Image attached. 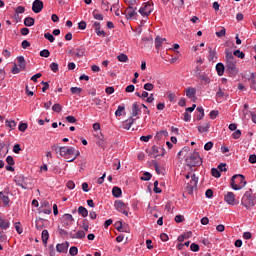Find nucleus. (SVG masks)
I'll return each mask as SVG.
<instances>
[{"label":"nucleus","instance_id":"nucleus-1","mask_svg":"<svg viewBox=\"0 0 256 256\" xmlns=\"http://www.w3.org/2000/svg\"><path fill=\"white\" fill-rule=\"evenodd\" d=\"M225 63H226V73L229 77H237L239 74V68H237V58L233 56V52L229 49L225 50Z\"/></svg>","mask_w":256,"mask_h":256},{"label":"nucleus","instance_id":"nucleus-2","mask_svg":"<svg viewBox=\"0 0 256 256\" xmlns=\"http://www.w3.org/2000/svg\"><path fill=\"white\" fill-rule=\"evenodd\" d=\"M230 185L234 191H239L247 185V181H245V176L241 174H236L231 178Z\"/></svg>","mask_w":256,"mask_h":256},{"label":"nucleus","instance_id":"nucleus-3","mask_svg":"<svg viewBox=\"0 0 256 256\" xmlns=\"http://www.w3.org/2000/svg\"><path fill=\"white\" fill-rule=\"evenodd\" d=\"M255 204L256 200L253 192L251 190L246 191L242 197L241 205H243V207L246 209H251V207H255Z\"/></svg>","mask_w":256,"mask_h":256},{"label":"nucleus","instance_id":"nucleus-4","mask_svg":"<svg viewBox=\"0 0 256 256\" xmlns=\"http://www.w3.org/2000/svg\"><path fill=\"white\" fill-rule=\"evenodd\" d=\"M186 163L188 167H199L203 160L199 155V152H193L188 158H186Z\"/></svg>","mask_w":256,"mask_h":256},{"label":"nucleus","instance_id":"nucleus-5","mask_svg":"<svg viewBox=\"0 0 256 256\" xmlns=\"http://www.w3.org/2000/svg\"><path fill=\"white\" fill-rule=\"evenodd\" d=\"M59 153L61 157H66V159L69 161V157H73L75 154V148L62 146L59 148Z\"/></svg>","mask_w":256,"mask_h":256},{"label":"nucleus","instance_id":"nucleus-6","mask_svg":"<svg viewBox=\"0 0 256 256\" xmlns=\"http://www.w3.org/2000/svg\"><path fill=\"white\" fill-rule=\"evenodd\" d=\"M142 109H143V105H139V103L134 102L131 107V116L130 117H132V119H133V117H136V118H134L136 120L139 119V115H141Z\"/></svg>","mask_w":256,"mask_h":256},{"label":"nucleus","instance_id":"nucleus-7","mask_svg":"<svg viewBox=\"0 0 256 256\" xmlns=\"http://www.w3.org/2000/svg\"><path fill=\"white\" fill-rule=\"evenodd\" d=\"M153 12V5L151 2H146L144 5L139 9L140 15L143 17H148V15H151Z\"/></svg>","mask_w":256,"mask_h":256},{"label":"nucleus","instance_id":"nucleus-8","mask_svg":"<svg viewBox=\"0 0 256 256\" xmlns=\"http://www.w3.org/2000/svg\"><path fill=\"white\" fill-rule=\"evenodd\" d=\"M114 205H115V209H117L119 213H123V215H125L126 217H129V212L127 211V205L123 201L117 200Z\"/></svg>","mask_w":256,"mask_h":256},{"label":"nucleus","instance_id":"nucleus-9","mask_svg":"<svg viewBox=\"0 0 256 256\" xmlns=\"http://www.w3.org/2000/svg\"><path fill=\"white\" fill-rule=\"evenodd\" d=\"M199 182L198 178L193 174L191 176L190 183L187 184L186 190L188 191L189 195H193V191L195 190V187H197V183Z\"/></svg>","mask_w":256,"mask_h":256},{"label":"nucleus","instance_id":"nucleus-10","mask_svg":"<svg viewBox=\"0 0 256 256\" xmlns=\"http://www.w3.org/2000/svg\"><path fill=\"white\" fill-rule=\"evenodd\" d=\"M224 201L228 205H237V199L235 198V193L233 192H227L224 196Z\"/></svg>","mask_w":256,"mask_h":256},{"label":"nucleus","instance_id":"nucleus-11","mask_svg":"<svg viewBox=\"0 0 256 256\" xmlns=\"http://www.w3.org/2000/svg\"><path fill=\"white\" fill-rule=\"evenodd\" d=\"M29 181L28 178H24V177H16L15 178V183L16 185H18V187H21L22 189H29Z\"/></svg>","mask_w":256,"mask_h":256},{"label":"nucleus","instance_id":"nucleus-12","mask_svg":"<svg viewBox=\"0 0 256 256\" xmlns=\"http://www.w3.org/2000/svg\"><path fill=\"white\" fill-rule=\"evenodd\" d=\"M43 7V1L35 0L32 4V11L33 13H41V11H43Z\"/></svg>","mask_w":256,"mask_h":256},{"label":"nucleus","instance_id":"nucleus-13","mask_svg":"<svg viewBox=\"0 0 256 256\" xmlns=\"http://www.w3.org/2000/svg\"><path fill=\"white\" fill-rule=\"evenodd\" d=\"M73 221H75V218L71 214H64L62 216V223L65 227L72 225Z\"/></svg>","mask_w":256,"mask_h":256},{"label":"nucleus","instance_id":"nucleus-14","mask_svg":"<svg viewBox=\"0 0 256 256\" xmlns=\"http://www.w3.org/2000/svg\"><path fill=\"white\" fill-rule=\"evenodd\" d=\"M93 27L95 29V33L98 35V37H105L106 33L104 30H101V23L95 21L93 23Z\"/></svg>","mask_w":256,"mask_h":256},{"label":"nucleus","instance_id":"nucleus-15","mask_svg":"<svg viewBox=\"0 0 256 256\" xmlns=\"http://www.w3.org/2000/svg\"><path fill=\"white\" fill-rule=\"evenodd\" d=\"M85 231L79 230L78 232H70V239H85Z\"/></svg>","mask_w":256,"mask_h":256},{"label":"nucleus","instance_id":"nucleus-16","mask_svg":"<svg viewBox=\"0 0 256 256\" xmlns=\"http://www.w3.org/2000/svg\"><path fill=\"white\" fill-rule=\"evenodd\" d=\"M67 249H69V242H65V243L56 245V251L58 253H67Z\"/></svg>","mask_w":256,"mask_h":256},{"label":"nucleus","instance_id":"nucleus-17","mask_svg":"<svg viewBox=\"0 0 256 256\" xmlns=\"http://www.w3.org/2000/svg\"><path fill=\"white\" fill-rule=\"evenodd\" d=\"M136 119L130 117L127 120H125L122 124L123 129H126L127 131H129V129H131L132 125L135 123Z\"/></svg>","mask_w":256,"mask_h":256},{"label":"nucleus","instance_id":"nucleus-18","mask_svg":"<svg viewBox=\"0 0 256 256\" xmlns=\"http://www.w3.org/2000/svg\"><path fill=\"white\" fill-rule=\"evenodd\" d=\"M186 93V97H188V99H194L195 95H197V90L193 87H188L185 90Z\"/></svg>","mask_w":256,"mask_h":256},{"label":"nucleus","instance_id":"nucleus-19","mask_svg":"<svg viewBox=\"0 0 256 256\" xmlns=\"http://www.w3.org/2000/svg\"><path fill=\"white\" fill-rule=\"evenodd\" d=\"M126 15L129 19H132V17H135L137 15V7L131 6L126 9Z\"/></svg>","mask_w":256,"mask_h":256},{"label":"nucleus","instance_id":"nucleus-20","mask_svg":"<svg viewBox=\"0 0 256 256\" xmlns=\"http://www.w3.org/2000/svg\"><path fill=\"white\" fill-rule=\"evenodd\" d=\"M17 61H18V67H20V69H21L22 71H25V67H26V65H27V62H25V57L19 56V57L17 58Z\"/></svg>","mask_w":256,"mask_h":256},{"label":"nucleus","instance_id":"nucleus-21","mask_svg":"<svg viewBox=\"0 0 256 256\" xmlns=\"http://www.w3.org/2000/svg\"><path fill=\"white\" fill-rule=\"evenodd\" d=\"M0 201H2L4 207H9L10 199L9 196H6L3 194V192H0Z\"/></svg>","mask_w":256,"mask_h":256},{"label":"nucleus","instance_id":"nucleus-22","mask_svg":"<svg viewBox=\"0 0 256 256\" xmlns=\"http://www.w3.org/2000/svg\"><path fill=\"white\" fill-rule=\"evenodd\" d=\"M216 71L219 77H223V74L225 73V65H223V63H218L216 65Z\"/></svg>","mask_w":256,"mask_h":256},{"label":"nucleus","instance_id":"nucleus-23","mask_svg":"<svg viewBox=\"0 0 256 256\" xmlns=\"http://www.w3.org/2000/svg\"><path fill=\"white\" fill-rule=\"evenodd\" d=\"M11 227V223L8 220L0 218V229L7 230Z\"/></svg>","mask_w":256,"mask_h":256},{"label":"nucleus","instance_id":"nucleus-24","mask_svg":"<svg viewBox=\"0 0 256 256\" xmlns=\"http://www.w3.org/2000/svg\"><path fill=\"white\" fill-rule=\"evenodd\" d=\"M24 25H25V27H33V25H35V18L26 17L24 19Z\"/></svg>","mask_w":256,"mask_h":256},{"label":"nucleus","instance_id":"nucleus-25","mask_svg":"<svg viewBox=\"0 0 256 256\" xmlns=\"http://www.w3.org/2000/svg\"><path fill=\"white\" fill-rule=\"evenodd\" d=\"M112 195L113 197L119 198L121 197V195H123V191L121 190V188L114 186L112 189Z\"/></svg>","mask_w":256,"mask_h":256},{"label":"nucleus","instance_id":"nucleus-26","mask_svg":"<svg viewBox=\"0 0 256 256\" xmlns=\"http://www.w3.org/2000/svg\"><path fill=\"white\" fill-rule=\"evenodd\" d=\"M164 41H167V39L161 38V36H157L155 38V47H156V49H160L161 46L163 45Z\"/></svg>","mask_w":256,"mask_h":256},{"label":"nucleus","instance_id":"nucleus-27","mask_svg":"<svg viewBox=\"0 0 256 256\" xmlns=\"http://www.w3.org/2000/svg\"><path fill=\"white\" fill-rule=\"evenodd\" d=\"M208 59H209V61H213V62L217 61V51L209 48V58Z\"/></svg>","mask_w":256,"mask_h":256},{"label":"nucleus","instance_id":"nucleus-28","mask_svg":"<svg viewBox=\"0 0 256 256\" xmlns=\"http://www.w3.org/2000/svg\"><path fill=\"white\" fill-rule=\"evenodd\" d=\"M78 214L81 215V217H87L89 215V211L87 210V208L79 206Z\"/></svg>","mask_w":256,"mask_h":256},{"label":"nucleus","instance_id":"nucleus-29","mask_svg":"<svg viewBox=\"0 0 256 256\" xmlns=\"http://www.w3.org/2000/svg\"><path fill=\"white\" fill-rule=\"evenodd\" d=\"M47 241H49V231L43 230L42 231V243L47 245Z\"/></svg>","mask_w":256,"mask_h":256},{"label":"nucleus","instance_id":"nucleus-30","mask_svg":"<svg viewBox=\"0 0 256 256\" xmlns=\"http://www.w3.org/2000/svg\"><path fill=\"white\" fill-rule=\"evenodd\" d=\"M6 127H9L10 131H13V129H15V127H17V122H15L14 120H6Z\"/></svg>","mask_w":256,"mask_h":256},{"label":"nucleus","instance_id":"nucleus-31","mask_svg":"<svg viewBox=\"0 0 256 256\" xmlns=\"http://www.w3.org/2000/svg\"><path fill=\"white\" fill-rule=\"evenodd\" d=\"M209 127H211V124L206 123L204 126H198L199 133H207L209 131Z\"/></svg>","mask_w":256,"mask_h":256},{"label":"nucleus","instance_id":"nucleus-32","mask_svg":"<svg viewBox=\"0 0 256 256\" xmlns=\"http://www.w3.org/2000/svg\"><path fill=\"white\" fill-rule=\"evenodd\" d=\"M92 15H93L94 19H96L97 21H103V19H104L103 14L99 13L98 10H94L92 12Z\"/></svg>","mask_w":256,"mask_h":256},{"label":"nucleus","instance_id":"nucleus-33","mask_svg":"<svg viewBox=\"0 0 256 256\" xmlns=\"http://www.w3.org/2000/svg\"><path fill=\"white\" fill-rule=\"evenodd\" d=\"M125 113V106H118L116 112H115V116L116 117H121L123 116V114Z\"/></svg>","mask_w":256,"mask_h":256},{"label":"nucleus","instance_id":"nucleus-34","mask_svg":"<svg viewBox=\"0 0 256 256\" xmlns=\"http://www.w3.org/2000/svg\"><path fill=\"white\" fill-rule=\"evenodd\" d=\"M196 111H198V113L200 114V116H196V119L197 121H201V119L205 117V110L203 109V107H198Z\"/></svg>","mask_w":256,"mask_h":256},{"label":"nucleus","instance_id":"nucleus-35","mask_svg":"<svg viewBox=\"0 0 256 256\" xmlns=\"http://www.w3.org/2000/svg\"><path fill=\"white\" fill-rule=\"evenodd\" d=\"M232 55L233 57H238V59H245V53L241 52V50H235Z\"/></svg>","mask_w":256,"mask_h":256},{"label":"nucleus","instance_id":"nucleus-36","mask_svg":"<svg viewBox=\"0 0 256 256\" xmlns=\"http://www.w3.org/2000/svg\"><path fill=\"white\" fill-rule=\"evenodd\" d=\"M118 61H120V63H127V61H129V57L126 56V54H120L117 57Z\"/></svg>","mask_w":256,"mask_h":256},{"label":"nucleus","instance_id":"nucleus-37","mask_svg":"<svg viewBox=\"0 0 256 256\" xmlns=\"http://www.w3.org/2000/svg\"><path fill=\"white\" fill-rule=\"evenodd\" d=\"M52 111H54L55 113H61V111H63V107L61 106V104H54L52 106Z\"/></svg>","mask_w":256,"mask_h":256},{"label":"nucleus","instance_id":"nucleus-38","mask_svg":"<svg viewBox=\"0 0 256 256\" xmlns=\"http://www.w3.org/2000/svg\"><path fill=\"white\" fill-rule=\"evenodd\" d=\"M167 135H169V132H167V130H161L157 132L156 139H161V137H167Z\"/></svg>","mask_w":256,"mask_h":256},{"label":"nucleus","instance_id":"nucleus-39","mask_svg":"<svg viewBox=\"0 0 256 256\" xmlns=\"http://www.w3.org/2000/svg\"><path fill=\"white\" fill-rule=\"evenodd\" d=\"M85 55V50L83 48L76 49V52H74V57H83Z\"/></svg>","mask_w":256,"mask_h":256},{"label":"nucleus","instance_id":"nucleus-40","mask_svg":"<svg viewBox=\"0 0 256 256\" xmlns=\"http://www.w3.org/2000/svg\"><path fill=\"white\" fill-rule=\"evenodd\" d=\"M74 157L70 160H67L68 163H73V161H75V159H77L80 155H81V152H79V150H76L74 148Z\"/></svg>","mask_w":256,"mask_h":256},{"label":"nucleus","instance_id":"nucleus-41","mask_svg":"<svg viewBox=\"0 0 256 256\" xmlns=\"http://www.w3.org/2000/svg\"><path fill=\"white\" fill-rule=\"evenodd\" d=\"M227 30L225 27H221L220 31L216 32V37H225Z\"/></svg>","mask_w":256,"mask_h":256},{"label":"nucleus","instance_id":"nucleus-42","mask_svg":"<svg viewBox=\"0 0 256 256\" xmlns=\"http://www.w3.org/2000/svg\"><path fill=\"white\" fill-rule=\"evenodd\" d=\"M45 39H47L48 41H50V43H53L55 41V37L53 36V34L46 32L44 34Z\"/></svg>","mask_w":256,"mask_h":256},{"label":"nucleus","instance_id":"nucleus-43","mask_svg":"<svg viewBox=\"0 0 256 256\" xmlns=\"http://www.w3.org/2000/svg\"><path fill=\"white\" fill-rule=\"evenodd\" d=\"M70 91L73 95H79L81 93V91H83V89H81L79 87H71Z\"/></svg>","mask_w":256,"mask_h":256},{"label":"nucleus","instance_id":"nucleus-44","mask_svg":"<svg viewBox=\"0 0 256 256\" xmlns=\"http://www.w3.org/2000/svg\"><path fill=\"white\" fill-rule=\"evenodd\" d=\"M50 69L53 71V73H57V71H59V64L52 62L50 64Z\"/></svg>","mask_w":256,"mask_h":256},{"label":"nucleus","instance_id":"nucleus-45","mask_svg":"<svg viewBox=\"0 0 256 256\" xmlns=\"http://www.w3.org/2000/svg\"><path fill=\"white\" fill-rule=\"evenodd\" d=\"M211 172L213 177H216L217 179L221 177V172L217 168H212Z\"/></svg>","mask_w":256,"mask_h":256},{"label":"nucleus","instance_id":"nucleus-46","mask_svg":"<svg viewBox=\"0 0 256 256\" xmlns=\"http://www.w3.org/2000/svg\"><path fill=\"white\" fill-rule=\"evenodd\" d=\"M223 97H225V92L219 88L216 92V99H223Z\"/></svg>","mask_w":256,"mask_h":256},{"label":"nucleus","instance_id":"nucleus-47","mask_svg":"<svg viewBox=\"0 0 256 256\" xmlns=\"http://www.w3.org/2000/svg\"><path fill=\"white\" fill-rule=\"evenodd\" d=\"M151 177H152L151 173L145 172V173L143 174V176L141 177V180H142V181H150Z\"/></svg>","mask_w":256,"mask_h":256},{"label":"nucleus","instance_id":"nucleus-48","mask_svg":"<svg viewBox=\"0 0 256 256\" xmlns=\"http://www.w3.org/2000/svg\"><path fill=\"white\" fill-rule=\"evenodd\" d=\"M144 89L145 91H153V89H155V85H153L152 83H146L144 84Z\"/></svg>","mask_w":256,"mask_h":256},{"label":"nucleus","instance_id":"nucleus-49","mask_svg":"<svg viewBox=\"0 0 256 256\" xmlns=\"http://www.w3.org/2000/svg\"><path fill=\"white\" fill-rule=\"evenodd\" d=\"M15 229L19 235H21V233H23V228L21 227V222L15 223Z\"/></svg>","mask_w":256,"mask_h":256},{"label":"nucleus","instance_id":"nucleus-50","mask_svg":"<svg viewBox=\"0 0 256 256\" xmlns=\"http://www.w3.org/2000/svg\"><path fill=\"white\" fill-rule=\"evenodd\" d=\"M49 55H51V52H49L48 49H44V50H41V51H40V57H45V58H47V57H49Z\"/></svg>","mask_w":256,"mask_h":256},{"label":"nucleus","instance_id":"nucleus-51","mask_svg":"<svg viewBox=\"0 0 256 256\" xmlns=\"http://www.w3.org/2000/svg\"><path fill=\"white\" fill-rule=\"evenodd\" d=\"M250 87H251V89L256 91V78L255 77L250 78Z\"/></svg>","mask_w":256,"mask_h":256},{"label":"nucleus","instance_id":"nucleus-52","mask_svg":"<svg viewBox=\"0 0 256 256\" xmlns=\"http://www.w3.org/2000/svg\"><path fill=\"white\" fill-rule=\"evenodd\" d=\"M18 129L22 133H25V131H27V123H20L19 126H18Z\"/></svg>","mask_w":256,"mask_h":256},{"label":"nucleus","instance_id":"nucleus-53","mask_svg":"<svg viewBox=\"0 0 256 256\" xmlns=\"http://www.w3.org/2000/svg\"><path fill=\"white\" fill-rule=\"evenodd\" d=\"M154 193H162L161 188H159V181L154 182Z\"/></svg>","mask_w":256,"mask_h":256},{"label":"nucleus","instance_id":"nucleus-54","mask_svg":"<svg viewBox=\"0 0 256 256\" xmlns=\"http://www.w3.org/2000/svg\"><path fill=\"white\" fill-rule=\"evenodd\" d=\"M69 253H70V255L75 256V255H77V253H79V249H77V247H75V246H72L69 250Z\"/></svg>","mask_w":256,"mask_h":256},{"label":"nucleus","instance_id":"nucleus-55","mask_svg":"<svg viewBox=\"0 0 256 256\" xmlns=\"http://www.w3.org/2000/svg\"><path fill=\"white\" fill-rule=\"evenodd\" d=\"M201 81H204V83H211V78L209 76L203 74L200 76Z\"/></svg>","mask_w":256,"mask_h":256},{"label":"nucleus","instance_id":"nucleus-56","mask_svg":"<svg viewBox=\"0 0 256 256\" xmlns=\"http://www.w3.org/2000/svg\"><path fill=\"white\" fill-rule=\"evenodd\" d=\"M15 13H16L17 15L25 13V7H23V6H18V7L16 8V10H15Z\"/></svg>","mask_w":256,"mask_h":256},{"label":"nucleus","instance_id":"nucleus-57","mask_svg":"<svg viewBox=\"0 0 256 256\" xmlns=\"http://www.w3.org/2000/svg\"><path fill=\"white\" fill-rule=\"evenodd\" d=\"M82 229L86 232L89 231V222L87 220L82 221Z\"/></svg>","mask_w":256,"mask_h":256},{"label":"nucleus","instance_id":"nucleus-58","mask_svg":"<svg viewBox=\"0 0 256 256\" xmlns=\"http://www.w3.org/2000/svg\"><path fill=\"white\" fill-rule=\"evenodd\" d=\"M233 139H239L241 137V130H236L232 134Z\"/></svg>","mask_w":256,"mask_h":256},{"label":"nucleus","instance_id":"nucleus-59","mask_svg":"<svg viewBox=\"0 0 256 256\" xmlns=\"http://www.w3.org/2000/svg\"><path fill=\"white\" fill-rule=\"evenodd\" d=\"M190 249L191 251H193L194 253H197V251H199V246L196 243H192L190 245Z\"/></svg>","mask_w":256,"mask_h":256},{"label":"nucleus","instance_id":"nucleus-60","mask_svg":"<svg viewBox=\"0 0 256 256\" xmlns=\"http://www.w3.org/2000/svg\"><path fill=\"white\" fill-rule=\"evenodd\" d=\"M66 121L68 123H77V118H75L74 116H67Z\"/></svg>","mask_w":256,"mask_h":256},{"label":"nucleus","instance_id":"nucleus-61","mask_svg":"<svg viewBox=\"0 0 256 256\" xmlns=\"http://www.w3.org/2000/svg\"><path fill=\"white\" fill-rule=\"evenodd\" d=\"M205 151H211L213 149V142H208L204 145Z\"/></svg>","mask_w":256,"mask_h":256},{"label":"nucleus","instance_id":"nucleus-62","mask_svg":"<svg viewBox=\"0 0 256 256\" xmlns=\"http://www.w3.org/2000/svg\"><path fill=\"white\" fill-rule=\"evenodd\" d=\"M92 101H93L94 105H97V106L103 105V100H101V98H94V99H92Z\"/></svg>","mask_w":256,"mask_h":256},{"label":"nucleus","instance_id":"nucleus-63","mask_svg":"<svg viewBox=\"0 0 256 256\" xmlns=\"http://www.w3.org/2000/svg\"><path fill=\"white\" fill-rule=\"evenodd\" d=\"M6 163H8V165H15V160L13 159V156H8L6 158Z\"/></svg>","mask_w":256,"mask_h":256},{"label":"nucleus","instance_id":"nucleus-64","mask_svg":"<svg viewBox=\"0 0 256 256\" xmlns=\"http://www.w3.org/2000/svg\"><path fill=\"white\" fill-rule=\"evenodd\" d=\"M249 163H252V164L256 163V155L255 154H251L249 156Z\"/></svg>","mask_w":256,"mask_h":256}]
</instances>
